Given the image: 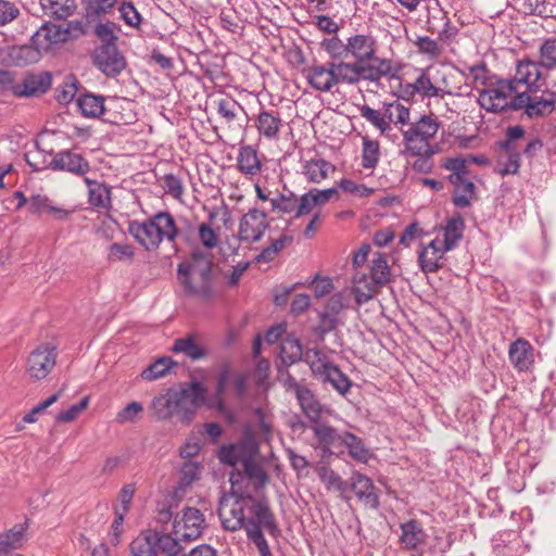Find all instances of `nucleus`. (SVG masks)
I'll list each match as a JSON object with an SVG mask.
<instances>
[{
	"label": "nucleus",
	"instance_id": "f704fd0d",
	"mask_svg": "<svg viewBox=\"0 0 556 556\" xmlns=\"http://www.w3.org/2000/svg\"><path fill=\"white\" fill-rule=\"evenodd\" d=\"M105 97L84 93L77 100V105L81 114L86 117L97 118L104 114L106 108L104 105Z\"/></svg>",
	"mask_w": 556,
	"mask_h": 556
},
{
	"label": "nucleus",
	"instance_id": "79ce46f5",
	"mask_svg": "<svg viewBox=\"0 0 556 556\" xmlns=\"http://www.w3.org/2000/svg\"><path fill=\"white\" fill-rule=\"evenodd\" d=\"M343 438V447L348 448L350 456L356 462L366 464L371 453L365 447L363 440L348 431H344Z\"/></svg>",
	"mask_w": 556,
	"mask_h": 556
},
{
	"label": "nucleus",
	"instance_id": "de8ad7c7",
	"mask_svg": "<svg viewBox=\"0 0 556 556\" xmlns=\"http://www.w3.org/2000/svg\"><path fill=\"white\" fill-rule=\"evenodd\" d=\"M413 91L424 98L443 97L444 91L433 85L429 75L424 70L420 71L418 77L409 85Z\"/></svg>",
	"mask_w": 556,
	"mask_h": 556
},
{
	"label": "nucleus",
	"instance_id": "473e14b6",
	"mask_svg": "<svg viewBox=\"0 0 556 556\" xmlns=\"http://www.w3.org/2000/svg\"><path fill=\"white\" fill-rule=\"evenodd\" d=\"M43 13L50 17L65 20L77 9L76 0H39Z\"/></svg>",
	"mask_w": 556,
	"mask_h": 556
},
{
	"label": "nucleus",
	"instance_id": "f8f14e48",
	"mask_svg": "<svg viewBox=\"0 0 556 556\" xmlns=\"http://www.w3.org/2000/svg\"><path fill=\"white\" fill-rule=\"evenodd\" d=\"M268 228L269 223L265 212L256 208L249 210L239 222L238 240L249 244L256 243L262 240Z\"/></svg>",
	"mask_w": 556,
	"mask_h": 556
},
{
	"label": "nucleus",
	"instance_id": "a878e982",
	"mask_svg": "<svg viewBox=\"0 0 556 556\" xmlns=\"http://www.w3.org/2000/svg\"><path fill=\"white\" fill-rule=\"evenodd\" d=\"M84 181L88 187L89 204L100 210H111V188L104 182H99L87 177L84 179Z\"/></svg>",
	"mask_w": 556,
	"mask_h": 556
},
{
	"label": "nucleus",
	"instance_id": "c9c22d12",
	"mask_svg": "<svg viewBox=\"0 0 556 556\" xmlns=\"http://www.w3.org/2000/svg\"><path fill=\"white\" fill-rule=\"evenodd\" d=\"M410 41L416 48V51L430 61L439 60L444 52V46L440 43L438 38L433 39L429 36H417Z\"/></svg>",
	"mask_w": 556,
	"mask_h": 556
},
{
	"label": "nucleus",
	"instance_id": "dca6fc26",
	"mask_svg": "<svg viewBox=\"0 0 556 556\" xmlns=\"http://www.w3.org/2000/svg\"><path fill=\"white\" fill-rule=\"evenodd\" d=\"M554 109L555 102L553 100L521 90L516 93L515 111L523 110V114L530 118L547 116Z\"/></svg>",
	"mask_w": 556,
	"mask_h": 556
},
{
	"label": "nucleus",
	"instance_id": "f257e3e1",
	"mask_svg": "<svg viewBox=\"0 0 556 556\" xmlns=\"http://www.w3.org/2000/svg\"><path fill=\"white\" fill-rule=\"evenodd\" d=\"M218 516L225 530L235 532L244 529L261 556L271 555L263 530L274 535L279 529L267 500H257L252 495L232 491L220 497Z\"/></svg>",
	"mask_w": 556,
	"mask_h": 556
},
{
	"label": "nucleus",
	"instance_id": "a19ab883",
	"mask_svg": "<svg viewBox=\"0 0 556 556\" xmlns=\"http://www.w3.org/2000/svg\"><path fill=\"white\" fill-rule=\"evenodd\" d=\"M455 190L453 195V203L457 207H468L475 197L476 186L467 177L460 178L456 182H451Z\"/></svg>",
	"mask_w": 556,
	"mask_h": 556
},
{
	"label": "nucleus",
	"instance_id": "4be33fe9",
	"mask_svg": "<svg viewBox=\"0 0 556 556\" xmlns=\"http://www.w3.org/2000/svg\"><path fill=\"white\" fill-rule=\"evenodd\" d=\"M508 357L515 369L528 371L534 364V349L528 340L519 338L509 345Z\"/></svg>",
	"mask_w": 556,
	"mask_h": 556
},
{
	"label": "nucleus",
	"instance_id": "338daca9",
	"mask_svg": "<svg viewBox=\"0 0 556 556\" xmlns=\"http://www.w3.org/2000/svg\"><path fill=\"white\" fill-rule=\"evenodd\" d=\"M198 238L201 244L208 250L218 245V233L208 223H202L198 228Z\"/></svg>",
	"mask_w": 556,
	"mask_h": 556
},
{
	"label": "nucleus",
	"instance_id": "f3484780",
	"mask_svg": "<svg viewBox=\"0 0 556 556\" xmlns=\"http://www.w3.org/2000/svg\"><path fill=\"white\" fill-rule=\"evenodd\" d=\"M309 428L318 443L317 446L324 454L331 455L334 453V450H341L343 447L344 431L340 432L321 420H316L314 424H311Z\"/></svg>",
	"mask_w": 556,
	"mask_h": 556
},
{
	"label": "nucleus",
	"instance_id": "0e129e2a",
	"mask_svg": "<svg viewBox=\"0 0 556 556\" xmlns=\"http://www.w3.org/2000/svg\"><path fill=\"white\" fill-rule=\"evenodd\" d=\"M90 397L84 396L79 403L72 405L68 409L60 412L55 416L56 424H68L75 421L78 416L87 409Z\"/></svg>",
	"mask_w": 556,
	"mask_h": 556
},
{
	"label": "nucleus",
	"instance_id": "aec40b11",
	"mask_svg": "<svg viewBox=\"0 0 556 556\" xmlns=\"http://www.w3.org/2000/svg\"><path fill=\"white\" fill-rule=\"evenodd\" d=\"M377 40L370 35L356 34L346 39L348 55L355 61H370L377 54Z\"/></svg>",
	"mask_w": 556,
	"mask_h": 556
},
{
	"label": "nucleus",
	"instance_id": "f03ea898",
	"mask_svg": "<svg viewBox=\"0 0 556 556\" xmlns=\"http://www.w3.org/2000/svg\"><path fill=\"white\" fill-rule=\"evenodd\" d=\"M399 70L391 59L376 54L370 61L313 64L304 70V76L315 91L333 92L340 85L355 86L362 80L378 84L384 77L394 78Z\"/></svg>",
	"mask_w": 556,
	"mask_h": 556
},
{
	"label": "nucleus",
	"instance_id": "412c9836",
	"mask_svg": "<svg viewBox=\"0 0 556 556\" xmlns=\"http://www.w3.org/2000/svg\"><path fill=\"white\" fill-rule=\"evenodd\" d=\"M448 250L439 239L432 240L428 245H421L418 253V263L425 274L437 273L442 267V258Z\"/></svg>",
	"mask_w": 556,
	"mask_h": 556
},
{
	"label": "nucleus",
	"instance_id": "2eb2a0df",
	"mask_svg": "<svg viewBox=\"0 0 556 556\" xmlns=\"http://www.w3.org/2000/svg\"><path fill=\"white\" fill-rule=\"evenodd\" d=\"M258 446L253 440H244L235 444L224 445L218 452V458L223 464L229 466L248 464L252 458H256Z\"/></svg>",
	"mask_w": 556,
	"mask_h": 556
},
{
	"label": "nucleus",
	"instance_id": "09e8293b",
	"mask_svg": "<svg viewBox=\"0 0 556 556\" xmlns=\"http://www.w3.org/2000/svg\"><path fill=\"white\" fill-rule=\"evenodd\" d=\"M239 112L245 113L244 108L233 98L226 96L217 101V113L228 126L238 118Z\"/></svg>",
	"mask_w": 556,
	"mask_h": 556
},
{
	"label": "nucleus",
	"instance_id": "69168bd1",
	"mask_svg": "<svg viewBox=\"0 0 556 556\" xmlns=\"http://www.w3.org/2000/svg\"><path fill=\"white\" fill-rule=\"evenodd\" d=\"M143 412V406L139 402H130L124 408H122L115 417L117 424H132L139 420L140 415Z\"/></svg>",
	"mask_w": 556,
	"mask_h": 556
},
{
	"label": "nucleus",
	"instance_id": "e2e57ef3",
	"mask_svg": "<svg viewBox=\"0 0 556 556\" xmlns=\"http://www.w3.org/2000/svg\"><path fill=\"white\" fill-rule=\"evenodd\" d=\"M118 0H86L87 17H99L112 12Z\"/></svg>",
	"mask_w": 556,
	"mask_h": 556
},
{
	"label": "nucleus",
	"instance_id": "20e7f679",
	"mask_svg": "<svg viewBox=\"0 0 556 556\" xmlns=\"http://www.w3.org/2000/svg\"><path fill=\"white\" fill-rule=\"evenodd\" d=\"M441 127V123L433 114H424L413 122L405 130H402L403 150L402 154L408 157H416L412 167L420 173H428L432 168L431 157L435 153L431 146Z\"/></svg>",
	"mask_w": 556,
	"mask_h": 556
},
{
	"label": "nucleus",
	"instance_id": "cd10ccee",
	"mask_svg": "<svg viewBox=\"0 0 556 556\" xmlns=\"http://www.w3.org/2000/svg\"><path fill=\"white\" fill-rule=\"evenodd\" d=\"M172 352L182 353L192 361H199L207 355L206 349L199 342V338L194 333L176 339L172 346Z\"/></svg>",
	"mask_w": 556,
	"mask_h": 556
},
{
	"label": "nucleus",
	"instance_id": "774afa93",
	"mask_svg": "<svg viewBox=\"0 0 556 556\" xmlns=\"http://www.w3.org/2000/svg\"><path fill=\"white\" fill-rule=\"evenodd\" d=\"M244 472L247 476L255 481L257 486H264L268 481V476L263 469L262 465L256 460V458H252L248 464L243 466Z\"/></svg>",
	"mask_w": 556,
	"mask_h": 556
},
{
	"label": "nucleus",
	"instance_id": "39448f33",
	"mask_svg": "<svg viewBox=\"0 0 556 556\" xmlns=\"http://www.w3.org/2000/svg\"><path fill=\"white\" fill-rule=\"evenodd\" d=\"M177 278L186 294L206 300L212 295V258L207 253L194 251L191 260L177 268Z\"/></svg>",
	"mask_w": 556,
	"mask_h": 556
},
{
	"label": "nucleus",
	"instance_id": "bf43d9fd",
	"mask_svg": "<svg viewBox=\"0 0 556 556\" xmlns=\"http://www.w3.org/2000/svg\"><path fill=\"white\" fill-rule=\"evenodd\" d=\"M200 466L192 460H186L180 469V478L178 482V490L184 491L190 486L200 477Z\"/></svg>",
	"mask_w": 556,
	"mask_h": 556
},
{
	"label": "nucleus",
	"instance_id": "5fc2aeb1",
	"mask_svg": "<svg viewBox=\"0 0 556 556\" xmlns=\"http://www.w3.org/2000/svg\"><path fill=\"white\" fill-rule=\"evenodd\" d=\"M78 80L75 76H67L64 81L56 88L55 99L60 104H68L75 98L78 91Z\"/></svg>",
	"mask_w": 556,
	"mask_h": 556
},
{
	"label": "nucleus",
	"instance_id": "4c0bfd02",
	"mask_svg": "<svg viewBox=\"0 0 556 556\" xmlns=\"http://www.w3.org/2000/svg\"><path fill=\"white\" fill-rule=\"evenodd\" d=\"M25 542V527L14 526L12 529L0 533V556L8 555L23 546Z\"/></svg>",
	"mask_w": 556,
	"mask_h": 556
},
{
	"label": "nucleus",
	"instance_id": "b1692460",
	"mask_svg": "<svg viewBox=\"0 0 556 556\" xmlns=\"http://www.w3.org/2000/svg\"><path fill=\"white\" fill-rule=\"evenodd\" d=\"M301 167L303 176L311 184H320L336 172L332 163L317 155L303 160Z\"/></svg>",
	"mask_w": 556,
	"mask_h": 556
},
{
	"label": "nucleus",
	"instance_id": "c756f323",
	"mask_svg": "<svg viewBox=\"0 0 556 556\" xmlns=\"http://www.w3.org/2000/svg\"><path fill=\"white\" fill-rule=\"evenodd\" d=\"M520 12L542 18L556 17V0H515Z\"/></svg>",
	"mask_w": 556,
	"mask_h": 556
},
{
	"label": "nucleus",
	"instance_id": "a18cd8bd",
	"mask_svg": "<svg viewBox=\"0 0 556 556\" xmlns=\"http://www.w3.org/2000/svg\"><path fill=\"white\" fill-rule=\"evenodd\" d=\"M304 355L301 342L293 336H287L281 341L280 356L285 364L291 365L302 359Z\"/></svg>",
	"mask_w": 556,
	"mask_h": 556
},
{
	"label": "nucleus",
	"instance_id": "5701e85b",
	"mask_svg": "<svg viewBox=\"0 0 556 556\" xmlns=\"http://www.w3.org/2000/svg\"><path fill=\"white\" fill-rule=\"evenodd\" d=\"M51 86L49 73L27 75L21 83L12 86V92L16 97H31L45 93Z\"/></svg>",
	"mask_w": 556,
	"mask_h": 556
},
{
	"label": "nucleus",
	"instance_id": "3c124183",
	"mask_svg": "<svg viewBox=\"0 0 556 556\" xmlns=\"http://www.w3.org/2000/svg\"><path fill=\"white\" fill-rule=\"evenodd\" d=\"M371 278L380 288L387 286L391 281V270L387 262V257L382 253H378L372 260L370 268Z\"/></svg>",
	"mask_w": 556,
	"mask_h": 556
},
{
	"label": "nucleus",
	"instance_id": "7c9ffc66",
	"mask_svg": "<svg viewBox=\"0 0 556 556\" xmlns=\"http://www.w3.org/2000/svg\"><path fill=\"white\" fill-rule=\"evenodd\" d=\"M296 399L299 404L306 415V417L314 424L316 420H320L323 407L314 393L306 387L296 386L295 388Z\"/></svg>",
	"mask_w": 556,
	"mask_h": 556
},
{
	"label": "nucleus",
	"instance_id": "7ed1b4c3",
	"mask_svg": "<svg viewBox=\"0 0 556 556\" xmlns=\"http://www.w3.org/2000/svg\"><path fill=\"white\" fill-rule=\"evenodd\" d=\"M207 390L201 381L191 380L181 384L179 390H168L166 394L154 397L152 406L160 420L169 419L174 414L180 421L189 424L199 408L206 403Z\"/></svg>",
	"mask_w": 556,
	"mask_h": 556
},
{
	"label": "nucleus",
	"instance_id": "6e6552de",
	"mask_svg": "<svg viewBox=\"0 0 556 556\" xmlns=\"http://www.w3.org/2000/svg\"><path fill=\"white\" fill-rule=\"evenodd\" d=\"M509 79H500L479 90L478 103L490 113L515 111L516 93L519 92Z\"/></svg>",
	"mask_w": 556,
	"mask_h": 556
},
{
	"label": "nucleus",
	"instance_id": "864d4df0",
	"mask_svg": "<svg viewBox=\"0 0 556 556\" xmlns=\"http://www.w3.org/2000/svg\"><path fill=\"white\" fill-rule=\"evenodd\" d=\"M155 533L141 534L130 543L134 556H153L156 554Z\"/></svg>",
	"mask_w": 556,
	"mask_h": 556
},
{
	"label": "nucleus",
	"instance_id": "c85d7f7f",
	"mask_svg": "<svg viewBox=\"0 0 556 556\" xmlns=\"http://www.w3.org/2000/svg\"><path fill=\"white\" fill-rule=\"evenodd\" d=\"M28 211L36 215L49 213L56 220H66L72 214L70 210L51 205L49 198L41 194H34L29 198Z\"/></svg>",
	"mask_w": 556,
	"mask_h": 556
},
{
	"label": "nucleus",
	"instance_id": "2f4dec72",
	"mask_svg": "<svg viewBox=\"0 0 556 556\" xmlns=\"http://www.w3.org/2000/svg\"><path fill=\"white\" fill-rule=\"evenodd\" d=\"M380 287L376 281L366 274L356 273L353 278V293L358 304H363L371 300Z\"/></svg>",
	"mask_w": 556,
	"mask_h": 556
},
{
	"label": "nucleus",
	"instance_id": "bb28decb",
	"mask_svg": "<svg viewBox=\"0 0 556 556\" xmlns=\"http://www.w3.org/2000/svg\"><path fill=\"white\" fill-rule=\"evenodd\" d=\"M237 166L241 174L247 177H255L262 170V163L257 151L252 146H242L239 149Z\"/></svg>",
	"mask_w": 556,
	"mask_h": 556
},
{
	"label": "nucleus",
	"instance_id": "052dcab7",
	"mask_svg": "<svg viewBox=\"0 0 556 556\" xmlns=\"http://www.w3.org/2000/svg\"><path fill=\"white\" fill-rule=\"evenodd\" d=\"M135 256L134 247L128 243H112L108 249L109 262H132Z\"/></svg>",
	"mask_w": 556,
	"mask_h": 556
},
{
	"label": "nucleus",
	"instance_id": "9d476101",
	"mask_svg": "<svg viewBox=\"0 0 556 556\" xmlns=\"http://www.w3.org/2000/svg\"><path fill=\"white\" fill-rule=\"evenodd\" d=\"M541 64L531 60H522L517 63L514 78L509 79L513 86L520 90L525 86L528 93H536L546 87L545 78L540 70Z\"/></svg>",
	"mask_w": 556,
	"mask_h": 556
},
{
	"label": "nucleus",
	"instance_id": "c03bdc74",
	"mask_svg": "<svg viewBox=\"0 0 556 556\" xmlns=\"http://www.w3.org/2000/svg\"><path fill=\"white\" fill-rule=\"evenodd\" d=\"M316 473L328 491H338L341 496L348 490V483L328 466H317Z\"/></svg>",
	"mask_w": 556,
	"mask_h": 556
},
{
	"label": "nucleus",
	"instance_id": "0eeeda50",
	"mask_svg": "<svg viewBox=\"0 0 556 556\" xmlns=\"http://www.w3.org/2000/svg\"><path fill=\"white\" fill-rule=\"evenodd\" d=\"M361 116L370 123L380 134V136L392 138L393 126H410V108L406 106L400 100L383 102L381 108L372 109L369 105H363L359 109ZM397 138L396 134H393Z\"/></svg>",
	"mask_w": 556,
	"mask_h": 556
},
{
	"label": "nucleus",
	"instance_id": "4468645a",
	"mask_svg": "<svg viewBox=\"0 0 556 556\" xmlns=\"http://www.w3.org/2000/svg\"><path fill=\"white\" fill-rule=\"evenodd\" d=\"M56 353L54 348L40 345L27 358L26 371L34 380L46 378L55 366Z\"/></svg>",
	"mask_w": 556,
	"mask_h": 556
},
{
	"label": "nucleus",
	"instance_id": "1a4fd4ad",
	"mask_svg": "<svg viewBox=\"0 0 556 556\" xmlns=\"http://www.w3.org/2000/svg\"><path fill=\"white\" fill-rule=\"evenodd\" d=\"M92 63L108 77L118 76L127 66V61L115 42H105L96 48Z\"/></svg>",
	"mask_w": 556,
	"mask_h": 556
},
{
	"label": "nucleus",
	"instance_id": "58836bf2",
	"mask_svg": "<svg viewBox=\"0 0 556 556\" xmlns=\"http://www.w3.org/2000/svg\"><path fill=\"white\" fill-rule=\"evenodd\" d=\"M293 242V236L283 230L278 238H270V243L255 256L257 263L271 262L278 253Z\"/></svg>",
	"mask_w": 556,
	"mask_h": 556
},
{
	"label": "nucleus",
	"instance_id": "49530a36",
	"mask_svg": "<svg viewBox=\"0 0 556 556\" xmlns=\"http://www.w3.org/2000/svg\"><path fill=\"white\" fill-rule=\"evenodd\" d=\"M301 361L305 362L309 366L313 375L316 378H319L325 372V370L331 365V362L328 359L327 355L315 348L307 349L304 352V355Z\"/></svg>",
	"mask_w": 556,
	"mask_h": 556
},
{
	"label": "nucleus",
	"instance_id": "680f3d73",
	"mask_svg": "<svg viewBox=\"0 0 556 556\" xmlns=\"http://www.w3.org/2000/svg\"><path fill=\"white\" fill-rule=\"evenodd\" d=\"M119 16L124 23L135 29H139L142 24V16L135 8L132 2L122 1L118 7Z\"/></svg>",
	"mask_w": 556,
	"mask_h": 556
},
{
	"label": "nucleus",
	"instance_id": "a211bd4d",
	"mask_svg": "<svg viewBox=\"0 0 556 556\" xmlns=\"http://www.w3.org/2000/svg\"><path fill=\"white\" fill-rule=\"evenodd\" d=\"M401 535L399 542L405 551L415 552L417 556L424 554L427 543V533L421 523L415 519H410L401 523Z\"/></svg>",
	"mask_w": 556,
	"mask_h": 556
},
{
	"label": "nucleus",
	"instance_id": "72a5a7b5",
	"mask_svg": "<svg viewBox=\"0 0 556 556\" xmlns=\"http://www.w3.org/2000/svg\"><path fill=\"white\" fill-rule=\"evenodd\" d=\"M46 29L48 31L47 38L51 42H65L85 34V26L81 21H71L65 28L52 25Z\"/></svg>",
	"mask_w": 556,
	"mask_h": 556
},
{
	"label": "nucleus",
	"instance_id": "6ab92c4d",
	"mask_svg": "<svg viewBox=\"0 0 556 556\" xmlns=\"http://www.w3.org/2000/svg\"><path fill=\"white\" fill-rule=\"evenodd\" d=\"M350 488L366 508H379V492L370 478L361 472H353L350 478Z\"/></svg>",
	"mask_w": 556,
	"mask_h": 556
},
{
	"label": "nucleus",
	"instance_id": "e433bc0d",
	"mask_svg": "<svg viewBox=\"0 0 556 556\" xmlns=\"http://www.w3.org/2000/svg\"><path fill=\"white\" fill-rule=\"evenodd\" d=\"M25 161L34 172L54 168V155L45 151L37 143L25 153Z\"/></svg>",
	"mask_w": 556,
	"mask_h": 556
},
{
	"label": "nucleus",
	"instance_id": "37998d69",
	"mask_svg": "<svg viewBox=\"0 0 556 556\" xmlns=\"http://www.w3.org/2000/svg\"><path fill=\"white\" fill-rule=\"evenodd\" d=\"M469 160L467 156L458 155L455 157H445L441 162V167L452 172L447 179L450 182H456L460 178H465L469 175Z\"/></svg>",
	"mask_w": 556,
	"mask_h": 556
},
{
	"label": "nucleus",
	"instance_id": "8fccbe9b",
	"mask_svg": "<svg viewBox=\"0 0 556 556\" xmlns=\"http://www.w3.org/2000/svg\"><path fill=\"white\" fill-rule=\"evenodd\" d=\"M318 379L329 382L342 394L346 393L351 388L349 378L332 363Z\"/></svg>",
	"mask_w": 556,
	"mask_h": 556
},
{
	"label": "nucleus",
	"instance_id": "6e6d98bb",
	"mask_svg": "<svg viewBox=\"0 0 556 556\" xmlns=\"http://www.w3.org/2000/svg\"><path fill=\"white\" fill-rule=\"evenodd\" d=\"M181 542L182 541L178 540L176 535H159L157 533H155L156 553L162 552L167 556H178L182 549L180 546Z\"/></svg>",
	"mask_w": 556,
	"mask_h": 556
},
{
	"label": "nucleus",
	"instance_id": "13d9d810",
	"mask_svg": "<svg viewBox=\"0 0 556 556\" xmlns=\"http://www.w3.org/2000/svg\"><path fill=\"white\" fill-rule=\"evenodd\" d=\"M538 62L544 68L556 66V38H547L541 43Z\"/></svg>",
	"mask_w": 556,
	"mask_h": 556
},
{
	"label": "nucleus",
	"instance_id": "4d7b16f0",
	"mask_svg": "<svg viewBox=\"0 0 556 556\" xmlns=\"http://www.w3.org/2000/svg\"><path fill=\"white\" fill-rule=\"evenodd\" d=\"M175 363L169 357H161L148 366L142 372L143 380L152 381L165 376Z\"/></svg>",
	"mask_w": 556,
	"mask_h": 556
},
{
	"label": "nucleus",
	"instance_id": "ddd939ff",
	"mask_svg": "<svg viewBox=\"0 0 556 556\" xmlns=\"http://www.w3.org/2000/svg\"><path fill=\"white\" fill-rule=\"evenodd\" d=\"M253 126L260 141L276 142L280 139L285 124L278 111L262 108L253 117Z\"/></svg>",
	"mask_w": 556,
	"mask_h": 556
},
{
	"label": "nucleus",
	"instance_id": "393cba45",
	"mask_svg": "<svg viewBox=\"0 0 556 556\" xmlns=\"http://www.w3.org/2000/svg\"><path fill=\"white\" fill-rule=\"evenodd\" d=\"M90 169L88 161L78 153L62 151L54 154L53 170H66L75 175H85Z\"/></svg>",
	"mask_w": 556,
	"mask_h": 556
},
{
	"label": "nucleus",
	"instance_id": "603ef678",
	"mask_svg": "<svg viewBox=\"0 0 556 556\" xmlns=\"http://www.w3.org/2000/svg\"><path fill=\"white\" fill-rule=\"evenodd\" d=\"M380 160V144L377 140L363 138L362 166L365 169H374Z\"/></svg>",
	"mask_w": 556,
	"mask_h": 556
},
{
	"label": "nucleus",
	"instance_id": "9b49d317",
	"mask_svg": "<svg viewBox=\"0 0 556 556\" xmlns=\"http://www.w3.org/2000/svg\"><path fill=\"white\" fill-rule=\"evenodd\" d=\"M205 526L203 514L193 507L184 509L182 516L176 518L173 526V535L184 543H189L201 536Z\"/></svg>",
	"mask_w": 556,
	"mask_h": 556
},
{
	"label": "nucleus",
	"instance_id": "ea45409f",
	"mask_svg": "<svg viewBox=\"0 0 556 556\" xmlns=\"http://www.w3.org/2000/svg\"><path fill=\"white\" fill-rule=\"evenodd\" d=\"M465 222L460 215L450 218L444 227V240L441 242L445 250L454 249L463 238Z\"/></svg>",
	"mask_w": 556,
	"mask_h": 556
},
{
	"label": "nucleus",
	"instance_id": "423d86ee",
	"mask_svg": "<svg viewBox=\"0 0 556 556\" xmlns=\"http://www.w3.org/2000/svg\"><path fill=\"white\" fill-rule=\"evenodd\" d=\"M128 230L147 251L156 250L164 240L174 243L179 235L175 218L168 212H160L142 223L132 222Z\"/></svg>",
	"mask_w": 556,
	"mask_h": 556
}]
</instances>
